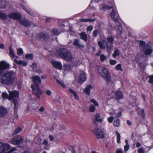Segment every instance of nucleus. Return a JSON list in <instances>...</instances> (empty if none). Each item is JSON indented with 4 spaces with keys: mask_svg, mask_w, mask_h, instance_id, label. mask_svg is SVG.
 Returning <instances> with one entry per match:
<instances>
[{
    "mask_svg": "<svg viewBox=\"0 0 153 153\" xmlns=\"http://www.w3.org/2000/svg\"><path fill=\"white\" fill-rule=\"evenodd\" d=\"M9 55L11 56L12 58H14V57L16 56V57H18L16 56H15L14 54V52L12 48V46L11 45L9 48Z\"/></svg>",
    "mask_w": 153,
    "mask_h": 153,
    "instance_id": "393cba45",
    "label": "nucleus"
},
{
    "mask_svg": "<svg viewBox=\"0 0 153 153\" xmlns=\"http://www.w3.org/2000/svg\"><path fill=\"white\" fill-rule=\"evenodd\" d=\"M2 96L4 99L7 98L8 97L7 94L5 92H3L2 93Z\"/></svg>",
    "mask_w": 153,
    "mask_h": 153,
    "instance_id": "09e8293b",
    "label": "nucleus"
},
{
    "mask_svg": "<svg viewBox=\"0 0 153 153\" xmlns=\"http://www.w3.org/2000/svg\"><path fill=\"white\" fill-rule=\"evenodd\" d=\"M140 47L142 48V50L146 55L151 54L153 51L151 46L148 44H146L144 41H140L139 42Z\"/></svg>",
    "mask_w": 153,
    "mask_h": 153,
    "instance_id": "39448f33",
    "label": "nucleus"
},
{
    "mask_svg": "<svg viewBox=\"0 0 153 153\" xmlns=\"http://www.w3.org/2000/svg\"><path fill=\"white\" fill-rule=\"evenodd\" d=\"M100 31V29L99 28L94 30L93 32V36L94 37H96L98 35V33H99Z\"/></svg>",
    "mask_w": 153,
    "mask_h": 153,
    "instance_id": "7c9ffc66",
    "label": "nucleus"
},
{
    "mask_svg": "<svg viewBox=\"0 0 153 153\" xmlns=\"http://www.w3.org/2000/svg\"><path fill=\"white\" fill-rule=\"evenodd\" d=\"M49 38L48 34L45 31H43L38 33L36 36V39L39 40L42 39L45 40H47Z\"/></svg>",
    "mask_w": 153,
    "mask_h": 153,
    "instance_id": "1a4fd4ad",
    "label": "nucleus"
},
{
    "mask_svg": "<svg viewBox=\"0 0 153 153\" xmlns=\"http://www.w3.org/2000/svg\"><path fill=\"white\" fill-rule=\"evenodd\" d=\"M149 79L148 81V82L150 83H153V76H149Z\"/></svg>",
    "mask_w": 153,
    "mask_h": 153,
    "instance_id": "de8ad7c7",
    "label": "nucleus"
},
{
    "mask_svg": "<svg viewBox=\"0 0 153 153\" xmlns=\"http://www.w3.org/2000/svg\"><path fill=\"white\" fill-rule=\"evenodd\" d=\"M112 19H114L115 22H119V19L117 18H115L114 17V18Z\"/></svg>",
    "mask_w": 153,
    "mask_h": 153,
    "instance_id": "338daca9",
    "label": "nucleus"
},
{
    "mask_svg": "<svg viewBox=\"0 0 153 153\" xmlns=\"http://www.w3.org/2000/svg\"><path fill=\"white\" fill-rule=\"evenodd\" d=\"M106 42L113 44L114 41V38L111 36H108L106 38Z\"/></svg>",
    "mask_w": 153,
    "mask_h": 153,
    "instance_id": "5701e85b",
    "label": "nucleus"
},
{
    "mask_svg": "<svg viewBox=\"0 0 153 153\" xmlns=\"http://www.w3.org/2000/svg\"><path fill=\"white\" fill-rule=\"evenodd\" d=\"M25 57L30 59H32L33 58V55L32 54H28L25 55Z\"/></svg>",
    "mask_w": 153,
    "mask_h": 153,
    "instance_id": "4c0bfd02",
    "label": "nucleus"
},
{
    "mask_svg": "<svg viewBox=\"0 0 153 153\" xmlns=\"http://www.w3.org/2000/svg\"><path fill=\"white\" fill-rule=\"evenodd\" d=\"M120 54V50L117 48H115L114 52L112 54V56L114 57L115 58L117 56H119Z\"/></svg>",
    "mask_w": 153,
    "mask_h": 153,
    "instance_id": "b1692460",
    "label": "nucleus"
},
{
    "mask_svg": "<svg viewBox=\"0 0 153 153\" xmlns=\"http://www.w3.org/2000/svg\"><path fill=\"white\" fill-rule=\"evenodd\" d=\"M24 139L20 136H15L11 140V142L15 145H19L23 143Z\"/></svg>",
    "mask_w": 153,
    "mask_h": 153,
    "instance_id": "423d86ee",
    "label": "nucleus"
},
{
    "mask_svg": "<svg viewBox=\"0 0 153 153\" xmlns=\"http://www.w3.org/2000/svg\"><path fill=\"white\" fill-rule=\"evenodd\" d=\"M98 72L101 76L107 82L113 83L114 82L111 80V76L109 71L105 68L99 67L98 69Z\"/></svg>",
    "mask_w": 153,
    "mask_h": 153,
    "instance_id": "20e7f679",
    "label": "nucleus"
},
{
    "mask_svg": "<svg viewBox=\"0 0 153 153\" xmlns=\"http://www.w3.org/2000/svg\"><path fill=\"white\" fill-rule=\"evenodd\" d=\"M141 146L140 143L138 142H137L136 143V146L137 148H139Z\"/></svg>",
    "mask_w": 153,
    "mask_h": 153,
    "instance_id": "052dcab7",
    "label": "nucleus"
},
{
    "mask_svg": "<svg viewBox=\"0 0 153 153\" xmlns=\"http://www.w3.org/2000/svg\"><path fill=\"white\" fill-rule=\"evenodd\" d=\"M140 111L143 117L144 118H145L146 114L144 113V110L142 108L140 110Z\"/></svg>",
    "mask_w": 153,
    "mask_h": 153,
    "instance_id": "603ef678",
    "label": "nucleus"
},
{
    "mask_svg": "<svg viewBox=\"0 0 153 153\" xmlns=\"http://www.w3.org/2000/svg\"><path fill=\"white\" fill-rule=\"evenodd\" d=\"M9 96L12 100L13 99H17L19 97V92L18 91H14L10 93Z\"/></svg>",
    "mask_w": 153,
    "mask_h": 153,
    "instance_id": "dca6fc26",
    "label": "nucleus"
},
{
    "mask_svg": "<svg viewBox=\"0 0 153 153\" xmlns=\"http://www.w3.org/2000/svg\"><path fill=\"white\" fill-rule=\"evenodd\" d=\"M119 28H118V30H119L120 32V34H121L122 33V27L121 24L120 23H119Z\"/></svg>",
    "mask_w": 153,
    "mask_h": 153,
    "instance_id": "8fccbe9b",
    "label": "nucleus"
},
{
    "mask_svg": "<svg viewBox=\"0 0 153 153\" xmlns=\"http://www.w3.org/2000/svg\"><path fill=\"white\" fill-rule=\"evenodd\" d=\"M124 151L125 152H127L129 149V144L126 145L124 146Z\"/></svg>",
    "mask_w": 153,
    "mask_h": 153,
    "instance_id": "5fc2aeb1",
    "label": "nucleus"
},
{
    "mask_svg": "<svg viewBox=\"0 0 153 153\" xmlns=\"http://www.w3.org/2000/svg\"><path fill=\"white\" fill-rule=\"evenodd\" d=\"M127 123L128 125L129 126H131L132 125V123L129 120H127Z\"/></svg>",
    "mask_w": 153,
    "mask_h": 153,
    "instance_id": "680f3d73",
    "label": "nucleus"
},
{
    "mask_svg": "<svg viewBox=\"0 0 153 153\" xmlns=\"http://www.w3.org/2000/svg\"><path fill=\"white\" fill-rule=\"evenodd\" d=\"M80 36V39L84 40L86 42L88 40V37L87 34L85 32H82L79 34Z\"/></svg>",
    "mask_w": 153,
    "mask_h": 153,
    "instance_id": "412c9836",
    "label": "nucleus"
},
{
    "mask_svg": "<svg viewBox=\"0 0 153 153\" xmlns=\"http://www.w3.org/2000/svg\"><path fill=\"white\" fill-rule=\"evenodd\" d=\"M137 153H144V151L142 147L139 148L137 150Z\"/></svg>",
    "mask_w": 153,
    "mask_h": 153,
    "instance_id": "49530a36",
    "label": "nucleus"
},
{
    "mask_svg": "<svg viewBox=\"0 0 153 153\" xmlns=\"http://www.w3.org/2000/svg\"><path fill=\"white\" fill-rule=\"evenodd\" d=\"M7 111V109L3 107H0V117H3L6 115Z\"/></svg>",
    "mask_w": 153,
    "mask_h": 153,
    "instance_id": "a211bd4d",
    "label": "nucleus"
},
{
    "mask_svg": "<svg viewBox=\"0 0 153 153\" xmlns=\"http://www.w3.org/2000/svg\"><path fill=\"white\" fill-rule=\"evenodd\" d=\"M52 32L53 35H58L60 33L57 29L54 28L52 30Z\"/></svg>",
    "mask_w": 153,
    "mask_h": 153,
    "instance_id": "c85d7f7f",
    "label": "nucleus"
},
{
    "mask_svg": "<svg viewBox=\"0 0 153 153\" xmlns=\"http://www.w3.org/2000/svg\"><path fill=\"white\" fill-rule=\"evenodd\" d=\"M79 20L81 22H87V19H80Z\"/></svg>",
    "mask_w": 153,
    "mask_h": 153,
    "instance_id": "bf43d9fd",
    "label": "nucleus"
},
{
    "mask_svg": "<svg viewBox=\"0 0 153 153\" xmlns=\"http://www.w3.org/2000/svg\"><path fill=\"white\" fill-rule=\"evenodd\" d=\"M93 27L92 26H89L87 27V30L88 31H91L93 30Z\"/></svg>",
    "mask_w": 153,
    "mask_h": 153,
    "instance_id": "6e6d98bb",
    "label": "nucleus"
},
{
    "mask_svg": "<svg viewBox=\"0 0 153 153\" xmlns=\"http://www.w3.org/2000/svg\"><path fill=\"white\" fill-rule=\"evenodd\" d=\"M95 20V19H87V22H94Z\"/></svg>",
    "mask_w": 153,
    "mask_h": 153,
    "instance_id": "13d9d810",
    "label": "nucleus"
},
{
    "mask_svg": "<svg viewBox=\"0 0 153 153\" xmlns=\"http://www.w3.org/2000/svg\"><path fill=\"white\" fill-rule=\"evenodd\" d=\"M105 48L107 49V51L109 55H110L111 53L112 50L113 48V44L106 42Z\"/></svg>",
    "mask_w": 153,
    "mask_h": 153,
    "instance_id": "f3484780",
    "label": "nucleus"
},
{
    "mask_svg": "<svg viewBox=\"0 0 153 153\" xmlns=\"http://www.w3.org/2000/svg\"><path fill=\"white\" fill-rule=\"evenodd\" d=\"M93 88V87L91 85H87L85 89L83 90V91L88 95H90V91L91 89Z\"/></svg>",
    "mask_w": 153,
    "mask_h": 153,
    "instance_id": "6ab92c4d",
    "label": "nucleus"
},
{
    "mask_svg": "<svg viewBox=\"0 0 153 153\" xmlns=\"http://www.w3.org/2000/svg\"><path fill=\"white\" fill-rule=\"evenodd\" d=\"M98 45L101 49H105V46L103 44L101 41H98Z\"/></svg>",
    "mask_w": 153,
    "mask_h": 153,
    "instance_id": "c756f323",
    "label": "nucleus"
},
{
    "mask_svg": "<svg viewBox=\"0 0 153 153\" xmlns=\"http://www.w3.org/2000/svg\"><path fill=\"white\" fill-rule=\"evenodd\" d=\"M44 110V108L43 106H41L39 109V111L41 112H42Z\"/></svg>",
    "mask_w": 153,
    "mask_h": 153,
    "instance_id": "774afa93",
    "label": "nucleus"
},
{
    "mask_svg": "<svg viewBox=\"0 0 153 153\" xmlns=\"http://www.w3.org/2000/svg\"><path fill=\"white\" fill-rule=\"evenodd\" d=\"M115 15L116 13L114 9H113V8H112V11L110 14V17H111V18H114V17H115Z\"/></svg>",
    "mask_w": 153,
    "mask_h": 153,
    "instance_id": "e433bc0d",
    "label": "nucleus"
},
{
    "mask_svg": "<svg viewBox=\"0 0 153 153\" xmlns=\"http://www.w3.org/2000/svg\"><path fill=\"white\" fill-rule=\"evenodd\" d=\"M90 101L93 103L95 106H98L99 105V104L98 102L94 99H91L90 100Z\"/></svg>",
    "mask_w": 153,
    "mask_h": 153,
    "instance_id": "c03bdc74",
    "label": "nucleus"
},
{
    "mask_svg": "<svg viewBox=\"0 0 153 153\" xmlns=\"http://www.w3.org/2000/svg\"><path fill=\"white\" fill-rule=\"evenodd\" d=\"M10 149L9 144L0 142V153H6V151Z\"/></svg>",
    "mask_w": 153,
    "mask_h": 153,
    "instance_id": "6e6552de",
    "label": "nucleus"
},
{
    "mask_svg": "<svg viewBox=\"0 0 153 153\" xmlns=\"http://www.w3.org/2000/svg\"><path fill=\"white\" fill-rule=\"evenodd\" d=\"M73 44L78 48L81 49L85 47V45L82 44L80 43V40L79 39H74Z\"/></svg>",
    "mask_w": 153,
    "mask_h": 153,
    "instance_id": "9b49d317",
    "label": "nucleus"
},
{
    "mask_svg": "<svg viewBox=\"0 0 153 153\" xmlns=\"http://www.w3.org/2000/svg\"><path fill=\"white\" fill-rule=\"evenodd\" d=\"M116 132L117 134V142L120 143V135L119 133L117 131H116Z\"/></svg>",
    "mask_w": 153,
    "mask_h": 153,
    "instance_id": "72a5a7b5",
    "label": "nucleus"
},
{
    "mask_svg": "<svg viewBox=\"0 0 153 153\" xmlns=\"http://www.w3.org/2000/svg\"><path fill=\"white\" fill-rule=\"evenodd\" d=\"M46 94L48 96H50L51 94V92L50 90H46L45 91Z\"/></svg>",
    "mask_w": 153,
    "mask_h": 153,
    "instance_id": "4d7b16f0",
    "label": "nucleus"
},
{
    "mask_svg": "<svg viewBox=\"0 0 153 153\" xmlns=\"http://www.w3.org/2000/svg\"><path fill=\"white\" fill-rule=\"evenodd\" d=\"M10 68V64L6 61H2L0 62V82L3 85H10L16 79V74L15 71L12 70L4 71Z\"/></svg>",
    "mask_w": 153,
    "mask_h": 153,
    "instance_id": "f257e3e1",
    "label": "nucleus"
},
{
    "mask_svg": "<svg viewBox=\"0 0 153 153\" xmlns=\"http://www.w3.org/2000/svg\"><path fill=\"white\" fill-rule=\"evenodd\" d=\"M49 137L50 140L51 141L53 140H54V137L52 135H50Z\"/></svg>",
    "mask_w": 153,
    "mask_h": 153,
    "instance_id": "e2e57ef3",
    "label": "nucleus"
},
{
    "mask_svg": "<svg viewBox=\"0 0 153 153\" xmlns=\"http://www.w3.org/2000/svg\"><path fill=\"white\" fill-rule=\"evenodd\" d=\"M7 16L10 18H12L15 20L20 19L22 17L21 15L18 13H13L8 15Z\"/></svg>",
    "mask_w": 153,
    "mask_h": 153,
    "instance_id": "9d476101",
    "label": "nucleus"
},
{
    "mask_svg": "<svg viewBox=\"0 0 153 153\" xmlns=\"http://www.w3.org/2000/svg\"><path fill=\"white\" fill-rule=\"evenodd\" d=\"M23 53V50L21 48H20L17 50V54L20 56Z\"/></svg>",
    "mask_w": 153,
    "mask_h": 153,
    "instance_id": "79ce46f5",
    "label": "nucleus"
},
{
    "mask_svg": "<svg viewBox=\"0 0 153 153\" xmlns=\"http://www.w3.org/2000/svg\"><path fill=\"white\" fill-rule=\"evenodd\" d=\"M51 63L53 67L55 68L58 70H62V66L61 63L59 62H56L54 61H52Z\"/></svg>",
    "mask_w": 153,
    "mask_h": 153,
    "instance_id": "ddd939ff",
    "label": "nucleus"
},
{
    "mask_svg": "<svg viewBox=\"0 0 153 153\" xmlns=\"http://www.w3.org/2000/svg\"><path fill=\"white\" fill-rule=\"evenodd\" d=\"M22 129L21 128L18 127L17 128H16L15 130V131H14V132H13V135H15V134L18 133L20 131H22Z\"/></svg>",
    "mask_w": 153,
    "mask_h": 153,
    "instance_id": "473e14b6",
    "label": "nucleus"
},
{
    "mask_svg": "<svg viewBox=\"0 0 153 153\" xmlns=\"http://www.w3.org/2000/svg\"><path fill=\"white\" fill-rule=\"evenodd\" d=\"M86 73L84 72H82L79 76V83L82 84L86 80Z\"/></svg>",
    "mask_w": 153,
    "mask_h": 153,
    "instance_id": "4468645a",
    "label": "nucleus"
},
{
    "mask_svg": "<svg viewBox=\"0 0 153 153\" xmlns=\"http://www.w3.org/2000/svg\"><path fill=\"white\" fill-rule=\"evenodd\" d=\"M0 18L3 20H7V16L6 14L4 13L0 12Z\"/></svg>",
    "mask_w": 153,
    "mask_h": 153,
    "instance_id": "cd10ccee",
    "label": "nucleus"
},
{
    "mask_svg": "<svg viewBox=\"0 0 153 153\" xmlns=\"http://www.w3.org/2000/svg\"><path fill=\"white\" fill-rule=\"evenodd\" d=\"M100 116L99 114H96L95 116V121L101 123L102 121V119L100 118Z\"/></svg>",
    "mask_w": 153,
    "mask_h": 153,
    "instance_id": "bb28decb",
    "label": "nucleus"
},
{
    "mask_svg": "<svg viewBox=\"0 0 153 153\" xmlns=\"http://www.w3.org/2000/svg\"><path fill=\"white\" fill-rule=\"evenodd\" d=\"M19 23L25 27H28L30 25V23L27 19H20L19 20Z\"/></svg>",
    "mask_w": 153,
    "mask_h": 153,
    "instance_id": "f8f14e48",
    "label": "nucleus"
},
{
    "mask_svg": "<svg viewBox=\"0 0 153 153\" xmlns=\"http://www.w3.org/2000/svg\"><path fill=\"white\" fill-rule=\"evenodd\" d=\"M114 126L118 127L120 125V120L118 118H117L116 120H115L114 122Z\"/></svg>",
    "mask_w": 153,
    "mask_h": 153,
    "instance_id": "c9c22d12",
    "label": "nucleus"
},
{
    "mask_svg": "<svg viewBox=\"0 0 153 153\" xmlns=\"http://www.w3.org/2000/svg\"><path fill=\"white\" fill-rule=\"evenodd\" d=\"M33 83L35 86L32 85L31 88L33 91V94L35 95L39 99H40L39 95L43 94L42 91L39 88L38 83L40 84L41 81L40 77L39 76H36L33 77Z\"/></svg>",
    "mask_w": 153,
    "mask_h": 153,
    "instance_id": "f03ea898",
    "label": "nucleus"
},
{
    "mask_svg": "<svg viewBox=\"0 0 153 153\" xmlns=\"http://www.w3.org/2000/svg\"><path fill=\"white\" fill-rule=\"evenodd\" d=\"M117 63V62L115 60H111L110 61V64L112 65H114L116 64Z\"/></svg>",
    "mask_w": 153,
    "mask_h": 153,
    "instance_id": "3c124183",
    "label": "nucleus"
},
{
    "mask_svg": "<svg viewBox=\"0 0 153 153\" xmlns=\"http://www.w3.org/2000/svg\"><path fill=\"white\" fill-rule=\"evenodd\" d=\"M57 82L61 86H62L63 88H65V85L63 83L60 81L57 80H56Z\"/></svg>",
    "mask_w": 153,
    "mask_h": 153,
    "instance_id": "a18cd8bd",
    "label": "nucleus"
},
{
    "mask_svg": "<svg viewBox=\"0 0 153 153\" xmlns=\"http://www.w3.org/2000/svg\"><path fill=\"white\" fill-rule=\"evenodd\" d=\"M94 134L97 139H102L104 137L103 132L101 130L98 128H95L93 130Z\"/></svg>",
    "mask_w": 153,
    "mask_h": 153,
    "instance_id": "0eeeda50",
    "label": "nucleus"
},
{
    "mask_svg": "<svg viewBox=\"0 0 153 153\" xmlns=\"http://www.w3.org/2000/svg\"><path fill=\"white\" fill-rule=\"evenodd\" d=\"M57 54L61 58L65 60L71 61L73 58L70 52L64 48L60 49L57 52Z\"/></svg>",
    "mask_w": 153,
    "mask_h": 153,
    "instance_id": "7ed1b4c3",
    "label": "nucleus"
},
{
    "mask_svg": "<svg viewBox=\"0 0 153 153\" xmlns=\"http://www.w3.org/2000/svg\"><path fill=\"white\" fill-rule=\"evenodd\" d=\"M116 153H123L121 149H120L117 150Z\"/></svg>",
    "mask_w": 153,
    "mask_h": 153,
    "instance_id": "0e129e2a",
    "label": "nucleus"
},
{
    "mask_svg": "<svg viewBox=\"0 0 153 153\" xmlns=\"http://www.w3.org/2000/svg\"><path fill=\"white\" fill-rule=\"evenodd\" d=\"M12 102L13 104L14 105V112L16 114V116L17 117H18V115L17 114V110L18 108L19 104L18 102L17 99H13V100H12Z\"/></svg>",
    "mask_w": 153,
    "mask_h": 153,
    "instance_id": "2eb2a0df",
    "label": "nucleus"
},
{
    "mask_svg": "<svg viewBox=\"0 0 153 153\" xmlns=\"http://www.w3.org/2000/svg\"><path fill=\"white\" fill-rule=\"evenodd\" d=\"M69 90L70 92L74 95L76 100H79V97L78 96L77 94L74 90L71 88H69Z\"/></svg>",
    "mask_w": 153,
    "mask_h": 153,
    "instance_id": "4be33fe9",
    "label": "nucleus"
},
{
    "mask_svg": "<svg viewBox=\"0 0 153 153\" xmlns=\"http://www.w3.org/2000/svg\"><path fill=\"white\" fill-rule=\"evenodd\" d=\"M113 8V7L112 6H109L106 4H104L102 7V9L104 10H109L110 9Z\"/></svg>",
    "mask_w": 153,
    "mask_h": 153,
    "instance_id": "2f4dec72",
    "label": "nucleus"
},
{
    "mask_svg": "<svg viewBox=\"0 0 153 153\" xmlns=\"http://www.w3.org/2000/svg\"><path fill=\"white\" fill-rule=\"evenodd\" d=\"M23 9L27 13L32 16L34 17L35 16V13L32 12L30 10L27 9L25 7H24L23 8Z\"/></svg>",
    "mask_w": 153,
    "mask_h": 153,
    "instance_id": "a878e982",
    "label": "nucleus"
},
{
    "mask_svg": "<svg viewBox=\"0 0 153 153\" xmlns=\"http://www.w3.org/2000/svg\"><path fill=\"white\" fill-rule=\"evenodd\" d=\"M106 58V56L103 54H102L100 55V60L101 62H103Z\"/></svg>",
    "mask_w": 153,
    "mask_h": 153,
    "instance_id": "ea45409f",
    "label": "nucleus"
},
{
    "mask_svg": "<svg viewBox=\"0 0 153 153\" xmlns=\"http://www.w3.org/2000/svg\"><path fill=\"white\" fill-rule=\"evenodd\" d=\"M63 67L65 70L71 71V68L70 65L65 64L64 65Z\"/></svg>",
    "mask_w": 153,
    "mask_h": 153,
    "instance_id": "f704fd0d",
    "label": "nucleus"
},
{
    "mask_svg": "<svg viewBox=\"0 0 153 153\" xmlns=\"http://www.w3.org/2000/svg\"><path fill=\"white\" fill-rule=\"evenodd\" d=\"M101 52L102 51L101 50H99L98 51V52L97 53H96V55L98 56H100V54L101 53Z\"/></svg>",
    "mask_w": 153,
    "mask_h": 153,
    "instance_id": "69168bd1",
    "label": "nucleus"
},
{
    "mask_svg": "<svg viewBox=\"0 0 153 153\" xmlns=\"http://www.w3.org/2000/svg\"><path fill=\"white\" fill-rule=\"evenodd\" d=\"M114 118V117H113L111 116L108 118V120L109 123H111L113 121Z\"/></svg>",
    "mask_w": 153,
    "mask_h": 153,
    "instance_id": "864d4df0",
    "label": "nucleus"
},
{
    "mask_svg": "<svg viewBox=\"0 0 153 153\" xmlns=\"http://www.w3.org/2000/svg\"><path fill=\"white\" fill-rule=\"evenodd\" d=\"M115 69L117 70H120L121 71H123V69L121 67V65L120 64L117 65L115 67Z\"/></svg>",
    "mask_w": 153,
    "mask_h": 153,
    "instance_id": "58836bf2",
    "label": "nucleus"
},
{
    "mask_svg": "<svg viewBox=\"0 0 153 153\" xmlns=\"http://www.w3.org/2000/svg\"><path fill=\"white\" fill-rule=\"evenodd\" d=\"M115 96L117 100H119L123 97V94L122 92L117 91L115 92Z\"/></svg>",
    "mask_w": 153,
    "mask_h": 153,
    "instance_id": "aec40b11",
    "label": "nucleus"
},
{
    "mask_svg": "<svg viewBox=\"0 0 153 153\" xmlns=\"http://www.w3.org/2000/svg\"><path fill=\"white\" fill-rule=\"evenodd\" d=\"M95 107L93 105L91 106L89 108V110L91 112H94L95 111Z\"/></svg>",
    "mask_w": 153,
    "mask_h": 153,
    "instance_id": "a19ab883",
    "label": "nucleus"
},
{
    "mask_svg": "<svg viewBox=\"0 0 153 153\" xmlns=\"http://www.w3.org/2000/svg\"><path fill=\"white\" fill-rule=\"evenodd\" d=\"M31 67L33 68V71H34L36 69L37 65L35 63H33Z\"/></svg>",
    "mask_w": 153,
    "mask_h": 153,
    "instance_id": "37998d69",
    "label": "nucleus"
}]
</instances>
